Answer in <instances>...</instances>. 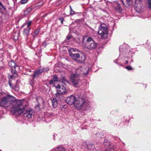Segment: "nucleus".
<instances>
[{"label": "nucleus", "mask_w": 151, "mask_h": 151, "mask_svg": "<svg viewBox=\"0 0 151 151\" xmlns=\"http://www.w3.org/2000/svg\"><path fill=\"white\" fill-rule=\"evenodd\" d=\"M13 104L14 107L12 111L14 115H20L23 113L25 117L31 118L35 114L34 111L31 108L25 109V107L22 108L23 104L21 100L13 102Z\"/></svg>", "instance_id": "nucleus-1"}, {"label": "nucleus", "mask_w": 151, "mask_h": 151, "mask_svg": "<svg viewBox=\"0 0 151 151\" xmlns=\"http://www.w3.org/2000/svg\"><path fill=\"white\" fill-rule=\"evenodd\" d=\"M17 101H12V96H7L3 97L1 99L0 102V106L4 108H7L11 106L12 104V108L11 111L12 114V110L13 108L14 105L13 102Z\"/></svg>", "instance_id": "nucleus-2"}, {"label": "nucleus", "mask_w": 151, "mask_h": 151, "mask_svg": "<svg viewBox=\"0 0 151 151\" xmlns=\"http://www.w3.org/2000/svg\"><path fill=\"white\" fill-rule=\"evenodd\" d=\"M87 102L85 101L84 99L81 97H78L77 98L74 106L78 109H80L83 107H86L88 106Z\"/></svg>", "instance_id": "nucleus-3"}, {"label": "nucleus", "mask_w": 151, "mask_h": 151, "mask_svg": "<svg viewBox=\"0 0 151 151\" xmlns=\"http://www.w3.org/2000/svg\"><path fill=\"white\" fill-rule=\"evenodd\" d=\"M54 86L57 89V93L55 94L57 97H59V95L65 93L68 91V88L67 87L65 84L61 86L59 84L57 85V86H55L54 85Z\"/></svg>", "instance_id": "nucleus-4"}, {"label": "nucleus", "mask_w": 151, "mask_h": 151, "mask_svg": "<svg viewBox=\"0 0 151 151\" xmlns=\"http://www.w3.org/2000/svg\"><path fill=\"white\" fill-rule=\"evenodd\" d=\"M98 34L101 38H105L107 36L108 31L107 28L104 24H101L99 27V31L98 32Z\"/></svg>", "instance_id": "nucleus-5"}, {"label": "nucleus", "mask_w": 151, "mask_h": 151, "mask_svg": "<svg viewBox=\"0 0 151 151\" xmlns=\"http://www.w3.org/2000/svg\"><path fill=\"white\" fill-rule=\"evenodd\" d=\"M88 70V68L87 67H79L76 69V73L74 74L79 77L80 76H83L87 75Z\"/></svg>", "instance_id": "nucleus-6"}, {"label": "nucleus", "mask_w": 151, "mask_h": 151, "mask_svg": "<svg viewBox=\"0 0 151 151\" xmlns=\"http://www.w3.org/2000/svg\"><path fill=\"white\" fill-rule=\"evenodd\" d=\"M97 44L91 37H89L86 40V47L89 49H93L95 48L97 46Z\"/></svg>", "instance_id": "nucleus-7"}, {"label": "nucleus", "mask_w": 151, "mask_h": 151, "mask_svg": "<svg viewBox=\"0 0 151 151\" xmlns=\"http://www.w3.org/2000/svg\"><path fill=\"white\" fill-rule=\"evenodd\" d=\"M79 78V76H76L75 74H72L70 75V81L73 86H76L81 83Z\"/></svg>", "instance_id": "nucleus-8"}, {"label": "nucleus", "mask_w": 151, "mask_h": 151, "mask_svg": "<svg viewBox=\"0 0 151 151\" xmlns=\"http://www.w3.org/2000/svg\"><path fill=\"white\" fill-rule=\"evenodd\" d=\"M77 99L76 97L71 95L67 97L66 101L68 104L70 105L74 104V106Z\"/></svg>", "instance_id": "nucleus-9"}, {"label": "nucleus", "mask_w": 151, "mask_h": 151, "mask_svg": "<svg viewBox=\"0 0 151 151\" xmlns=\"http://www.w3.org/2000/svg\"><path fill=\"white\" fill-rule=\"evenodd\" d=\"M142 4V0H136L135 1L134 6L136 11L138 13H140L141 12Z\"/></svg>", "instance_id": "nucleus-10"}, {"label": "nucleus", "mask_w": 151, "mask_h": 151, "mask_svg": "<svg viewBox=\"0 0 151 151\" xmlns=\"http://www.w3.org/2000/svg\"><path fill=\"white\" fill-rule=\"evenodd\" d=\"M43 72V70L41 69L35 71L33 74V78L34 79L36 78H37L39 75L41 74Z\"/></svg>", "instance_id": "nucleus-11"}, {"label": "nucleus", "mask_w": 151, "mask_h": 151, "mask_svg": "<svg viewBox=\"0 0 151 151\" xmlns=\"http://www.w3.org/2000/svg\"><path fill=\"white\" fill-rule=\"evenodd\" d=\"M8 65L12 69H16V68L18 67V65L14 61H12L9 62Z\"/></svg>", "instance_id": "nucleus-12"}, {"label": "nucleus", "mask_w": 151, "mask_h": 151, "mask_svg": "<svg viewBox=\"0 0 151 151\" xmlns=\"http://www.w3.org/2000/svg\"><path fill=\"white\" fill-rule=\"evenodd\" d=\"M60 81V80L58 78L57 76L54 75L53 76L52 79L50 81L49 83L50 84H53L54 82L58 81Z\"/></svg>", "instance_id": "nucleus-13"}, {"label": "nucleus", "mask_w": 151, "mask_h": 151, "mask_svg": "<svg viewBox=\"0 0 151 151\" xmlns=\"http://www.w3.org/2000/svg\"><path fill=\"white\" fill-rule=\"evenodd\" d=\"M70 56L75 60H76L77 59L79 58L80 57L79 54L78 53H70Z\"/></svg>", "instance_id": "nucleus-14"}, {"label": "nucleus", "mask_w": 151, "mask_h": 151, "mask_svg": "<svg viewBox=\"0 0 151 151\" xmlns=\"http://www.w3.org/2000/svg\"><path fill=\"white\" fill-rule=\"evenodd\" d=\"M51 100L52 101V106L53 108H55L57 105V101L56 99H54L53 98H51Z\"/></svg>", "instance_id": "nucleus-15"}, {"label": "nucleus", "mask_w": 151, "mask_h": 151, "mask_svg": "<svg viewBox=\"0 0 151 151\" xmlns=\"http://www.w3.org/2000/svg\"><path fill=\"white\" fill-rule=\"evenodd\" d=\"M85 59V56L84 55H82L81 57L80 56L79 58L78 62L80 63H84Z\"/></svg>", "instance_id": "nucleus-16"}, {"label": "nucleus", "mask_w": 151, "mask_h": 151, "mask_svg": "<svg viewBox=\"0 0 151 151\" xmlns=\"http://www.w3.org/2000/svg\"><path fill=\"white\" fill-rule=\"evenodd\" d=\"M30 29V27L24 29L23 31L24 34L25 35H28L29 33V32Z\"/></svg>", "instance_id": "nucleus-17"}, {"label": "nucleus", "mask_w": 151, "mask_h": 151, "mask_svg": "<svg viewBox=\"0 0 151 151\" xmlns=\"http://www.w3.org/2000/svg\"><path fill=\"white\" fill-rule=\"evenodd\" d=\"M32 10V9L29 7L27 8L24 12V14L25 15L28 14Z\"/></svg>", "instance_id": "nucleus-18"}, {"label": "nucleus", "mask_w": 151, "mask_h": 151, "mask_svg": "<svg viewBox=\"0 0 151 151\" xmlns=\"http://www.w3.org/2000/svg\"><path fill=\"white\" fill-rule=\"evenodd\" d=\"M40 29H37L34 32L32 33V35L34 38H35L37 35L38 34L39 32Z\"/></svg>", "instance_id": "nucleus-19"}, {"label": "nucleus", "mask_w": 151, "mask_h": 151, "mask_svg": "<svg viewBox=\"0 0 151 151\" xmlns=\"http://www.w3.org/2000/svg\"><path fill=\"white\" fill-rule=\"evenodd\" d=\"M115 5L116 6V7H115L116 9L119 10H120L121 9V6L119 4L116 3L115 4Z\"/></svg>", "instance_id": "nucleus-20"}, {"label": "nucleus", "mask_w": 151, "mask_h": 151, "mask_svg": "<svg viewBox=\"0 0 151 151\" xmlns=\"http://www.w3.org/2000/svg\"><path fill=\"white\" fill-rule=\"evenodd\" d=\"M57 148L58 149V151H65V148L62 147H57Z\"/></svg>", "instance_id": "nucleus-21"}, {"label": "nucleus", "mask_w": 151, "mask_h": 151, "mask_svg": "<svg viewBox=\"0 0 151 151\" xmlns=\"http://www.w3.org/2000/svg\"><path fill=\"white\" fill-rule=\"evenodd\" d=\"M0 9L2 11H4L6 10L4 6L1 2L0 1Z\"/></svg>", "instance_id": "nucleus-22"}, {"label": "nucleus", "mask_w": 151, "mask_h": 151, "mask_svg": "<svg viewBox=\"0 0 151 151\" xmlns=\"http://www.w3.org/2000/svg\"><path fill=\"white\" fill-rule=\"evenodd\" d=\"M12 73L13 74L14 76H16L17 75V72L16 71V70H14L13 69H12Z\"/></svg>", "instance_id": "nucleus-23"}, {"label": "nucleus", "mask_w": 151, "mask_h": 151, "mask_svg": "<svg viewBox=\"0 0 151 151\" xmlns=\"http://www.w3.org/2000/svg\"><path fill=\"white\" fill-rule=\"evenodd\" d=\"M14 90L15 91H18L19 90V87L18 85H16L14 88Z\"/></svg>", "instance_id": "nucleus-24"}, {"label": "nucleus", "mask_w": 151, "mask_h": 151, "mask_svg": "<svg viewBox=\"0 0 151 151\" xmlns=\"http://www.w3.org/2000/svg\"><path fill=\"white\" fill-rule=\"evenodd\" d=\"M71 11H70V15H73L75 14V12L73 11L71 7V6H70Z\"/></svg>", "instance_id": "nucleus-25"}, {"label": "nucleus", "mask_w": 151, "mask_h": 151, "mask_svg": "<svg viewBox=\"0 0 151 151\" xmlns=\"http://www.w3.org/2000/svg\"><path fill=\"white\" fill-rule=\"evenodd\" d=\"M125 68L128 70H130L133 69L132 67L131 66H128L125 67Z\"/></svg>", "instance_id": "nucleus-26"}, {"label": "nucleus", "mask_w": 151, "mask_h": 151, "mask_svg": "<svg viewBox=\"0 0 151 151\" xmlns=\"http://www.w3.org/2000/svg\"><path fill=\"white\" fill-rule=\"evenodd\" d=\"M127 4L129 5H130L132 3V1L131 0H126Z\"/></svg>", "instance_id": "nucleus-27"}, {"label": "nucleus", "mask_w": 151, "mask_h": 151, "mask_svg": "<svg viewBox=\"0 0 151 151\" xmlns=\"http://www.w3.org/2000/svg\"><path fill=\"white\" fill-rule=\"evenodd\" d=\"M27 0H21V3L22 4H25L27 2Z\"/></svg>", "instance_id": "nucleus-28"}, {"label": "nucleus", "mask_w": 151, "mask_h": 151, "mask_svg": "<svg viewBox=\"0 0 151 151\" xmlns=\"http://www.w3.org/2000/svg\"><path fill=\"white\" fill-rule=\"evenodd\" d=\"M149 7L151 8V0H148Z\"/></svg>", "instance_id": "nucleus-29"}, {"label": "nucleus", "mask_w": 151, "mask_h": 151, "mask_svg": "<svg viewBox=\"0 0 151 151\" xmlns=\"http://www.w3.org/2000/svg\"><path fill=\"white\" fill-rule=\"evenodd\" d=\"M9 84L10 85V87L12 89H13V86H12V82L10 81H9Z\"/></svg>", "instance_id": "nucleus-30"}, {"label": "nucleus", "mask_w": 151, "mask_h": 151, "mask_svg": "<svg viewBox=\"0 0 151 151\" xmlns=\"http://www.w3.org/2000/svg\"><path fill=\"white\" fill-rule=\"evenodd\" d=\"M42 69L43 70V72H47L49 69V68H42Z\"/></svg>", "instance_id": "nucleus-31"}, {"label": "nucleus", "mask_w": 151, "mask_h": 151, "mask_svg": "<svg viewBox=\"0 0 151 151\" xmlns=\"http://www.w3.org/2000/svg\"><path fill=\"white\" fill-rule=\"evenodd\" d=\"M31 23L32 22L31 21H30L28 22V23H27V28L29 27V26H30Z\"/></svg>", "instance_id": "nucleus-32"}, {"label": "nucleus", "mask_w": 151, "mask_h": 151, "mask_svg": "<svg viewBox=\"0 0 151 151\" xmlns=\"http://www.w3.org/2000/svg\"><path fill=\"white\" fill-rule=\"evenodd\" d=\"M59 20L60 21L61 23L63 24V22L64 20V19L63 18H60L59 19Z\"/></svg>", "instance_id": "nucleus-33"}, {"label": "nucleus", "mask_w": 151, "mask_h": 151, "mask_svg": "<svg viewBox=\"0 0 151 151\" xmlns=\"http://www.w3.org/2000/svg\"><path fill=\"white\" fill-rule=\"evenodd\" d=\"M71 37V36H70V35H68L67 37H66V39L68 40H70Z\"/></svg>", "instance_id": "nucleus-34"}, {"label": "nucleus", "mask_w": 151, "mask_h": 151, "mask_svg": "<svg viewBox=\"0 0 151 151\" xmlns=\"http://www.w3.org/2000/svg\"><path fill=\"white\" fill-rule=\"evenodd\" d=\"M61 79L62 80H63L64 81H66L65 77L64 76L61 77Z\"/></svg>", "instance_id": "nucleus-35"}, {"label": "nucleus", "mask_w": 151, "mask_h": 151, "mask_svg": "<svg viewBox=\"0 0 151 151\" xmlns=\"http://www.w3.org/2000/svg\"><path fill=\"white\" fill-rule=\"evenodd\" d=\"M126 63L127 64V63H128V61H127V60H126Z\"/></svg>", "instance_id": "nucleus-36"}, {"label": "nucleus", "mask_w": 151, "mask_h": 151, "mask_svg": "<svg viewBox=\"0 0 151 151\" xmlns=\"http://www.w3.org/2000/svg\"><path fill=\"white\" fill-rule=\"evenodd\" d=\"M88 148L89 149H90V148H89V145H88Z\"/></svg>", "instance_id": "nucleus-37"}, {"label": "nucleus", "mask_w": 151, "mask_h": 151, "mask_svg": "<svg viewBox=\"0 0 151 151\" xmlns=\"http://www.w3.org/2000/svg\"><path fill=\"white\" fill-rule=\"evenodd\" d=\"M121 0V1H122V3H123V4H124V2H123V1L122 0Z\"/></svg>", "instance_id": "nucleus-38"}, {"label": "nucleus", "mask_w": 151, "mask_h": 151, "mask_svg": "<svg viewBox=\"0 0 151 151\" xmlns=\"http://www.w3.org/2000/svg\"><path fill=\"white\" fill-rule=\"evenodd\" d=\"M84 39V37H83V40Z\"/></svg>", "instance_id": "nucleus-39"}, {"label": "nucleus", "mask_w": 151, "mask_h": 151, "mask_svg": "<svg viewBox=\"0 0 151 151\" xmlns=\"http://www.w3.org/2000/svg\"><path fill=\"white\" fill-rule=\"evenodd\" d=\"M131 62H132L133 61V60L132 59L131 60Z\"/></svg>", "instance_id": "nucleus-40"}, {"label": "nucleus", "mask_w": 151, "mask_h": 151, "mask_svg": "<svg viewBox=\"0 0 151 151\" xmlns=\"http://www.w3.org/2000/svg\"><path fill=\"white\" fill-rule=\"evenodd\" d=\"M0 151H1V150H0Z\"/></svg>", "instance_id": "nucleus-41"}, {"label": "nucleus", "mask_w": 151, "mask_h": 151, "mask_svg": "<svg viewBox=\"0 0 151 151\" xmlns=\"http://www.w3.org/2000/svg\"><path fill=\"white\" fill-rule=\"evenodd\" d=\"M1 43L0 42V44Z\"/></svg>", "instance_id": "nucleus-42"}]
</instances>
